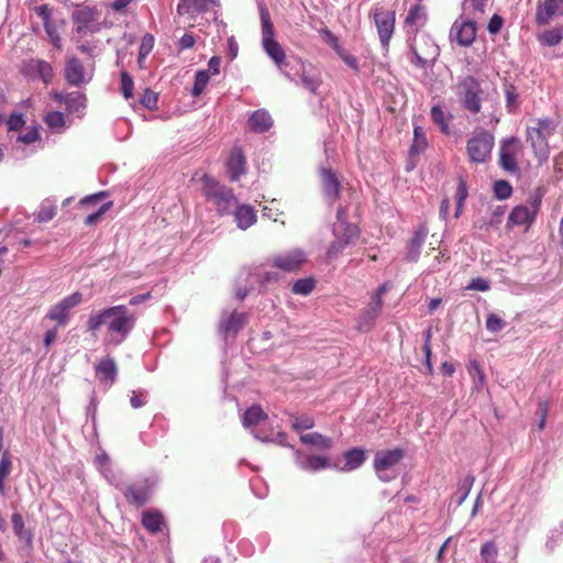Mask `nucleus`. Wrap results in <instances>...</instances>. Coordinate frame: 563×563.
<instances>
[{
    "label": "nucleus",
    "instance_id": "9b49d317",
    "mask_svg": "<svg viewBox=\"0 0 563 563\" xmlns=\"http://www.w3.org/2000/svg\"><path fill=\"white\" fill-rule=\"evenodd\" d=\"M404 456L405 451L400 448L376 452L374 457V468L379 478L384 482L389 481V477H387L384 473L393 466L397 465Z\"/></svg>",
    "mask_w": 563,
    "mask_h": 563
},
{
    "label": "nucleus",
    "instance_id": "de8ad7c7",
    "mask_svg": "<svg viewBox=\"0 0 563 563\" xmlns=\"http://www.w3.org/2000/svg\"><path fill=\"white\" fill-rule=\"evenodd\" d=\"M468 190L466 181L460 177L459 178V185L455 192V199H456V210H455V218H459L462 213L464 202L467 198Z\"/></svg>",
    "mask_w": 563,
    "mask_h": 563
},
{
    "label": "nucleus",
    "instance_id": "13d9d810",
    "mask_svg": "<svg viewBox=\"0 0 563 563\" xmlns=\"http://www.w3.org/2000/svg\"><path fill=\"white\" fill-rule=\"evenodd\" d=\"M494 192L498 199H507L512 195V187L506 180H497L494 184Z\"/></svg>",
    "mask_w": 563,
    "mask_h": 563
},
{
    "label": "nucleus",
    "instance_id": "6e6552de",
    "mask_svg": "<svg viewBox=\"0 0 563 563\" xmlns=\"http://www.w3.org/2000/svg\"><path fill=\"white\" fill-rule=\"evenodd\" d=\"M82 301V295L79 291L65 297L59 302L51 307L45 319L55 321L57 327H64L69 321V312Z\"/></svg>",
    "mask_w": 563,
    "mask_h": 563
},
{
    "label": "nucleus",
    "instance_id": "c85d7f7f",
    "mask_svg": "<svg viewBox=\"0 0 563 563\" xmlns=\"http://www.w3.org/2000/svg\"><path fill=\"white\" fill-rule=\"evenodd\" d=\"M234 219L238 227L245 230L256 221V213L250 206H240L234 212Z\"/></svg>",
    "mask_w": 563,
    "mask_h": 563
},
{
    "label": "nucleus",
    "instance_id": "f257e3e1",
    "mask_svg": "<svg viewBox=\"0 0 563 563\" xmlns=\"http://www.w3.org/2000/svg\"><path fill=\"white\" fill-rule=\"evenodd\" d=\"M136 323V316L131 313L126 306L119 305L102 309L91 314L87 320V330L96 335L102 325H107L110 335L109 342L122 343Z\"/></svg>",
    "mask_w": 563,
    "mask_h": 563
},
{
    "label": "nucleus",
    "instance_id": "69168bd1",
    "mask_svg": "<svg viewBox=\"0 0 563 563\" xmlns=\"http://www.w3.org/2000/svg\"><path fill=\"white\" fill-rule=\"evenodd\" d=\"M35 13L43 20V25L52 24V10L48 4L35 7Z\"/></svg>",
    "mask_w": 563,
    "mask_h": 563
},
{
    "label": "nucleus",
    "instance_id": "2f4dec72",
    "mask_svg": "<svg viewBox=\"0 0 563 563\" xmlns=\"http://www.w3.org/2000/svg\"><path fill=\"white\" fill-rule=\"evenodd\" d=\"M267 418V415L264 412V410L258 405H253L250 408L246 409L243 416V426L245 428L256 426L261 421L265 420Z\"/></svg>",
    "mask_w": 563,
    "mask_h": 563
},
{
    "label": "nucleus",
    "instance_id": "9d476101",
    "mask_svg": "<svg viewBox=\"0 0 563 563\" xmlns=\"http://www.w3.org/2000/svg\"><path fill=\"white\" fill-rule=\"evenodd\" d=\"M120 490L126 501L136 507L144 506L152 497V485L148 479L125 485L120 487Z\"/></svg>",
    "mask_w": 563,
    "mask_h": 563
},
{
    "label": "nucleus",
    "instance_id": "b1692460",
    "mask_svg": "<svg viewBox=\"0 0 563 563\" xmlns=\"http://www.w3.org/2000/svg\"><path fill=\"white\" fill-rule=\"evenodd\" d=\"M247 322L246 313L233 312L220 323V330L225 335L238 333Z\"/></svg>",
    "mask_w": 563,
    "mask_h": 563
},
{
    "label": "nucleus",
    "instance_id": "1a4fd4ad",
    "mask_svg": "<svg viewBox=\"0 0 563 563\" xmlns=\"http://www.w3.org/2000/svg\"><path fill=\"white\" fill-rule=\"evenodd\" d=\"M372 15L377 29L379 41L383 46H388L395 30V12L383 7H375Z\"/></svg>",
    "mask_w": 563,
    "mask_h": 563
},
{
    "label": "nucleus",
    "instance_id": "f704fd0d",
    "mask_svg": "<svg viewBox=\"0 0 563 563\" xmlns=\"http://www.w3.org/2000/svg\"><path fill=\"white\" fill-rule=\"evenodd\" d=\"M331 466V462L328 457L321 455H309L302 462L301 467L305 471L316 472L319 470L328 468Z\"/></svg>",
    "mask_w": 563,
    "mask_h": 563
},
{
    "label": "nucleus",
    "instance_id": "774afa93",
    "mask_svg": "<svg viewBox=\"0 0 563 563\" xmlns=\"http://www.w3.org/2000/svg\"><path fill=\"white\" fill-rule=\"evenodd\" d=\"M503 24L504 19L498 14H494L488 22L487 30L490 34H497L501 30Z\"/></svg>",
    "mask_w": 563,
    "mask_h": 563
},
{
    "label": "nucleus",
    "instance_id": "e433bc0d",
    "mask_svg": "<svg viewBox=\"0 0 563 563\" xmlns=\"http://www.w3.org/2000/svg\"><path fill=\"white\" fill-rule=\"evenodd\" d=\"M300 441L305 444H311L321 449L332 448V440L318 432L302 434Z\"/></svg>",
    "mask_w": 563,
    "mask_h": 563
},
{
    "label": "nucleus",
    "instance_id": "bf43d9fd",
    "mask_svg": "<svg viewBox=\"0 0 563 563\" xmlns=\"http://www.w3.org/2000/svg\"><path fill=\"white\" fill-rule=\"evenodd\" d=\"M113 202L112 201H108L106 203H103L96 212L89 214L84 223L86 225H95L98 223V221L101 219V217L108 211L110 210V208L112 207Z\"/></svg>",
    "mask_w": 563,
    "mask_h": 563
},
{
    "label": "nucleus",
    "instance_id": "6e6d98bb",
    "mask_svg": "<svg viewBox=\"0 0 563 563\" xmlns=\"http://www.w3.org/2000/svg\"><path fill=\"white\" fill-rule=\"evenodd\" d=\"M121 92L123 97L129 100L133 97L134 81L132 77L126 73H121Z\"/></svg>",
    "mask_w": 563,
    "mask_h": 563
},
{
    "label": "nucleus",
    "instance_id": "0eeeda50",
    "mask_svg": "<svg viewBox=\"0 0 563 563\" xmlns=\"http://www.w3.org/2000/svg\"><path fill=\"white\" fill-rule=\"evenodd\" d=\"M521 152L522 145L517 137L503 141L499 150L500 167L510 174H518L520 168L517 158Z\"/></svg>",
    "mask_w": 563,
    "mask_h": 563
},
{
    "label": "nucleus",
    "instance_id": "473e14b6",
    "mask_svg": "<svg viewBox=\"0 0 563 563\" xmlns=\"http://www.w3.org/2000/svg\"><path fill=\"white\" fill-rule=\"evenodd\" d=\"M45 124L57 133H62L66 130V119L63 112L49 111L44 117Z\"/></svg>",
    "mask_w": 563,
    "mask_h": 563
},
{
    "label": "nucleus",
    "instance_id": "0e129e2a",
    "mask_svg": "<svg viewBox=\"0 0 563 563\" xmlns=\"http://www.w3.org/2000/svg\"><path fill=\"white\" fill-rule=\"evenodd\" d=\"M57 213L56 207L54 206H44L40 209L37 213V220L40 222H48L51 221Z\"/></svg>",
    "mask_w": 563,
    "mask_h": 563
},
{
    "label": "nucleus",
    "instance_id": "4be33fe9",
    "mask_svg": "<svg viewBox=\"0 0 563 563\" xmlns=\"http://www.w3.org/2000/svg\"><path fill=\"white\" fill-rule=\"evenodd\" d=\"M322 187L325 196L334 201L340 196L341 184L332 169L321 170Z\"/></svg>",
    "mask_w": 563,
    "mask_h": 563
},
{
    "label": "nucleus",
    "instance_id": "dca6fc26",
    "mask_svg": "<svg viewBox=\"0 0 563 563\" xmlns=\"http://www.w3.org/2000/svg\"><path fill=\"white\" fill-rule=\"evenodd\" d=\"M220 0H180L177 5L179 15L194 18L195 13H205L210 7H219Z\"/></svg>",
    "mask_w": 563,
    "mask_h": 563
},
{
    "label": "nucleus",
    "instance_id": "7ed1b4c3",
    "mask_svg": "<svg viewBox=\"0 0 563 563\" xmlns=\"http://www.w3.org/2000/svg\"><path fill=\"white\" fill-rule=\"evenodd\" d=\"M556 124L550 118H540L534 121L533 126L527 129V141L540 161L549 157L548 139L555 132Z\"/></svg>",
    "mask_w": 563,
    "mask_h": 563
},
{
    "label": "nucleus",
    "instance_id": "4d7b16f0",
    "mask_svg": "<svg viewBox=\"0 0 563 563\" xmlns=\"http://www.w3.org/2000/svg\"><path fill=\"white\" fill-rule=\"evenodd\" d=\"M486 329L489 332L497 333L505 328L506 322L496 313H489L486 319Z\"/></svg>",
    "mask_w": 563,
    "mask_h": 563
},
{
    "label": "nucleus",
    "instance_id": "cd10ccee",
    "mask_svg": "<svg viewBox=\"0 0 563 563\" xmlns=\"http://www.w3.org/2000/svg\"><path fill=\"white\" fill-rule=\"evenodd\" d=\"M11 523L14 534L19 540L24 541L27 545L32 544L33 534L25 528L24 519L21 514L14 512L11 516Z\"/></svg>",
    "mask_w": 563,
    "mask_h": 563
},
{
    "label": "nucleus",
    "instance_id": "6ab92c4d",
    "mask_svg": "<svg viewBox=\"0 0 563 563\" xmlns=\"http://www.w3.org/2000/svg\"><path fill=\"white\" fill-rule=\"evenodd\" d=\"M64 76L68 85L79 87L85 79V67L77 57H70L66 62Z\"/></svg>",
    "mask_w": 563,
    "mask_h": 563
},
{
    "label": "nucleus",
    "instance_id": "8fccbe9b",
    "mask_svg": "<svg viewBox=\"0 0 563 563\" xmlns=\"http://www.w3.org/2000/svg\"><path fill=\"white\" fill-rule=\"evenodd\" d=\"M505 96H506V108L509 113H512L519 107V95L517 92V88L508 84L505 86Z\"/></svg>",
    "mask_w": 563,
    "mask_h": 563
},
{
    "label": "nucleus",
    "instance_id": "864d4df0",
    "mask_svg": "<svg viewBox=\"0 0 563 563\" xmlns=\"http://www.w3.org/2000/svg\"><path fill=\"white\" fill-rule=\"evenodd\" d=\"M431 118L435 124H438L444 134L450 133L449 125L445 121V113L440 106H433L431 108Z\"/></svg>",
    "mask_w": 563,
    "mask_h": 563
},
{
    "label": "nucleus",
    "instance_id": "603ef678",
    "mask_svg": "<svg viewBox=\"0 0 563 563\" xmlns=\"http://www.w3.org/2000/svg\"><path fill=\"white\" fill-rule=\"evenodd\" d=\"M210 80V76L207 70H199L196 73L195 82L192 87V95L199 96L206 88Z\"/></svg>",
    "mask_w": 563,
    "mask_h": 563
},
{
    "label": "nucleus",
    "instance_id": "ea45409f",
    "mask_svg": "<svg viewBox=\"0 0 563 563\" xmlns=\"http://www.w3.org/2000/svg\"><path fill=\"white\" fill-rule=\"evenodd\" d=\"M563 38V27H553L538 35V40L545 46H555Z\"/></svg>",
    "mask_w": 563,
    "mask_h": 563
},
{
    "label": "nucleus",
    "instance_id": "37998d69",
    "mask_svg": "<svg viewBox=\"0 0 563 563\" xmlns=\"http://www.w3.org/2000/svg\"><path fill=\"white\" fill-rule=\"evenodd\" d=\"M314 287L316 280L312 277L300 278L294 283L291 291L295 295L308 296L313 291Z\"/></svg>",
    "mask_w": 563,
    "mask_h": 563
},
{
    "label": "nucleus",
    "instance_id": "c9c22d12",
    "mask_svg": "<svg viewBox=\"0 0 563 563\" xmlns=\"http://www.w3.org/2000/svg\"><path fill=\"white\" fill-rule=\"evenodd\" d=\"M65 104L69 112H79L86 107V96L79 91L66 93Z\"/></svg>",
    "mask_w": 563,
    "mask_h": 563
},
{
    "label": "nucleus",
    "instance_id": "f8f14e48",
    "mask_svg": "<svg viewBox=\"0 0 563 563\" xmlns=\"http://www.w3.org/2000/svg\"><path fill=\"white\" fill-rule=\"evenodd\" d=\"M411 52L415 56L416 65L423 67L438 56L439 47L429 37L422 35L413 40Z\"/></svg>",
    "mask_w": 563,
    "mask_h": 563
},
{
    "label": "nucleus",
    "instance_id": "5fc2aeb1",
    "mask_svg": "<svg viewBox=\"0 0 563 563\" xmlns=\"http://www.w3.org/2000/svg\"><path fill=\"white\" fill-rule=\"evenodd\" d=\"M543 190L541 188H537L528 198L527 207H529L530 211H532L536 216L540 211V207L543 199Z\"/></svg>",
    "mask_w": 563,
    "mask_h": 563
},
{
    "label": "nucleus",
    "instance_id": "5701e85b",
    "mask_svg": "<svg viewBox=\"0 0 563 563\" xmlns=\"http://www.w3.org/2000/svg\"><path fill=\"white\" fill-rule=\"evenodd\" d=\"M300 81L302 87L313 95H318V90L322 84L320 73L311 66H302Z\"/></svg>",
    "mask_w": 563,
    "mask_h": 563
},
{
    "label": "nucleus",
    "instance_id": "58836bf2",
    "mask_svg": "<svg viewBox=\"0 0 563 563\" xmlns=\"http://www.w3.org/2000/svg\"><path fill=\"white\" fill-rule=\"evenodd\" d=\"M428 146L424 130L421 126H415L413 140L410 146V155H418L423 152Z\"/></svg>",
    "mask_w": 563,
    "mask_h": 563
},
{
    "label": "nucleus",
    "instance_id": "79ce46f5",
    "mask_svg": "<svg viewBox=\"0 0 563 563\" xmlns=\"http://www.w3.org/2000/svg\"><path fill=\"white\" fill-rule=\"evenodd\" d=\"M426 20L424 8L421 4H415L410 8L406 19V26H418Z\"/></svg>",
    "mask_w": 563,
    "mask_h": 563
},
{
    "label": "nucleus",
    "instance_id": "338daca9",
    "mask_svg": "<svg viewBox=\"0 0 563 563\" xmlns=\"http://www.w3.org/2000/svg\"><path fill=\"white\" fill-rule=\"evenodd\" d=\"M340 57L342 58V60L350 67L352 68L355 73H358L360 70V67H358V60L355 56L351 55V54H347L346 52L342 51V49H339L338 51Z\"/></svg>",
    "mask_w": 563,
    "mask_h": 563
},
{
    "label": "nucleus",
    "instance_id": "a19ab883",
    "mask_svg": "<svg viewBox=\"0 0 563 563\" xmlns=\"http://www.w3.org/2000/svg\"><path fill=\"white\" fill-rule=\"evenodd\" d=\"M262 42L275 38L274 24L266 7L261 8Z\"/></svg>",
    "mask_w": 563,
    "mask_h": 563
},
{
    "label": "nucleus",
    "instance_id": "a878e982",
    "mask_svg": "<svg viewBox=\"0 0 563 563\" xmlns=\"http://www.w3.org/2000/svg\"><path fill=\"white\" fill-rule=\"evenodd\" d=\"M537 216L530 211L527 206H517L515 207L509 217L508 223L514 225H523L526 224L528 228L534 222Z\"/></svg>",
    "mask_w": 563,
    "mask_h": 563
},
{
    "label": "nucleus",
    "instance_id": "a211bd4d",
    "mask_svg": "<svg viewBox=\"0 0 563 563\" xmlns=\"http://www.w3.org/2000/svg\"><path fill=\"white\" fill-rule=\"evenodd\" d=\"M246 158L245 155L240 147H234L228 158L227 167L228 173L230 175V179L232 181H236L240 179L242 175L245 174L246 170Z\"/></svg>",
    "mask_w": 563,
    "mask_h": 563
},
{
    "label": "nucleus",
    "instance_id": "052dcab7",
    "mask_svg": "<svg viewBox=\"0 0 563 563\" xmlns=\"http://www.w3.org/2000/svg\"><path fill=\"white\" fill-rule=\"evenodd\" d=\"M44 29H45L47 36L49 37L51 43L54 45L55 48L60 51L63 48L62 38H60L55 25L52 23V24L45 25Z\"/></svg>",
    "mask_w": 563,
    "mask_h": 563
},
{
    "label": "nucleus",
    "instance_id": "20e7f679",
    "mask_svg": "<svg viewBox=\"0 0 563 563\" xmlns=\"http://www.w3.org/2000/svg\"><path fill=\"white\" fill-rule=\"evenodd\" d=\"M456 95L464 110L472 114L481 112L484 90L475 77H463L456 86Z\"/></svg>",
    "mask_w": 563,
    "mask_h": 563
},
{
    "label": "nucleus",
    "instance_id": "f3484780",
    "mask_svg": "<svg viewBox=\"0 0 563 563\" xmlns=\"http://www.w3.org/2000/svg\"><path fill=\"white\" fill-rule=\"evenodd\" d=\"M141 523L151 534H157L167 529V522L164 515L157 509H148L143 511Z\"/></svg>",
    "mask_w": 563,
    "mask_h": 563
},
{
    "label": "nucleus",
    "instance_id": "bb28decb",
    "mask_svg": "<svg viewBox=\"0 0 563 563\" xmlns=\"http://www.w3.org/2000/svg\"><path fill=\"white\" fill-rule=\"evenodd\" d=\"M117 372L118 368L113 358H102L96 366V375L100 380L113 383Z\"/></svg>",
    "mask_w": 563,
    "mask_h": 563
},
{
    "label": "nucleus",
    "instance_id": "a18cd8bd",
    "mask_svg": "<svg viewBox=\"0 0 563 563\" xmlns=\"http://www.w3.org/2000/svg\"><path fill=\"white\" fill-rule=\"evenodd\" d=\"M479 555L482 563H496L498 549L495 541H486L481 548Z\"/></svg>",
    "mask_w": 563,
    "mask_h": 563
},
{
    "label": "nucleus",
    "instance_id": "39448f33",
    "mask_svg": "<svg viewBox=\"0 0 563 563\" xmlns=\"http://www.w3.org/2000/svg\"><path fill=\"white\" fill-rule=\"evenodd\" d=\"M101 12L97 7L87 4H77L71 12V20L76 25L75 30L79 35L97 33L101 30L99 19Z\"/></svg>",
    "mask_w": 563,
    "mask_h": 563
},
{
    "label": "nucleus",
    "instance_id": "c03bdc74",
    "mask_svg": "<svg viewBox=\"0 0 563 563\" xmlns=\"http://www.w3.org/2000/svg\"><path fill=\"white\" fill-rule=\"evenodd\" d=\"M333 232L335 235V240L332 242V244L330 245V247L328 250L327 256L329 260L336 258L343 252V250L349 245L345 241H343L341 239V235H340L341 229L340 228H334Z\"/></svg>",
    "mask_w": 563,
    "mask_h": 563
},
{
    "label": "nucleus",
    "instance_id": "3c124183",
    "mask_svg": "<svg viewBox=\"0 0 563 563\" xmlns=\"http://www.w3.org/2000/svg\"><path fill=\"white\" fill-rule=\"evenodd\" d=\"M468 373L472 376L476 387H483L485 383V374L481 364L476 360L470 362Z\"/></svg>",
    "mask_w": 563,
    "mask_h": 563
},
{
    "label": "nucleus",
    "instance_id": "2eb2a0df",
    "mask_svg": "<svg viewBox=\"0 0 563 563\" xmlns=\"http://www.w3.org/2000/svg\"><path fill=\"white\" fill-rule=\"evenodd\" d=\"M556 15H563V0H544L537 7L536 22L538 25H548Z\"/></svg>",
    "mask_w": 563,
    "mask_h": 563
},
{
    "label": "nucleus",
    "instance_id": "393cba45",
    "mask_svg": "<svg viewBox=\"0 0 563 563\" xmlns=\"http://www.w3.org/2000/svg\"><path fill=\"white\" fill-rule=\"evenodd\" d=\"M249 124L252 131L257 133H263L268 131L273 125V119L271 114L266 110H256L254 111L250 119Z\"/></svg>",
    "mask_w": 563,
    "mask_h": 563
},
{
    "label": "nucleus",
    "instance_id": "680f3d73",
    "mask_svg": "<svg viewBox=\"0 0 563 563\" xmlns=\"http://www.w3.org/2000/svg\"><path fill=\"white\" fill-rule=\"evenodd\" d=\"M140 102L147 109L152 110L157 106V96L151 89H145Z\"/></svg>",
    "mask_w": 563,
    "mask_h": 563
},
{
    "label": "nucleus",
    "instance_id": "ddd939ff",
    "mask_svg": "<svg viewBox=\"0 0 563 563\" xmlns=\"http://www.w3.org/2000/svg\"><path fill=\"white\" fill-rule=\"evenodd\" d=\"M21 73L31 79L38 78L45 85H48L52 81L54 75L49 63L34 58L23 62Z\"/></svg>",
    "mask_w": 563,
    "mask_h": 563
},
{
    "label": "nucleus",
    "instance_id": "423d86ee",
    "mask_svg": "<svg viewBox=\"0 0 563 563\" xmlns=\"http://www.w3.org/2000/svg\"><path fill=\"white\" fill-rule=\"evenodd\" d=\"M495 144L493 134L482 131L472 136L466 144V152L472 163H485L492 153Z\"/></svg>",
    "mask_w": 563,
    "mask_h": 563
},
{
    "label": "nucleus",
    "instance_id": "7c9ffc66",
    "mask_svg": "<svg viewBox=\"0 0 563 563\" xmlns=\"http://www.w3.org/2000/svg\"><path fill=\"white\" fill-rule=\"evenodd\" d=\"M344 471H353L360 467L365 461V451L358 448L347 450L344 453Z\"/></svg>",
    "mask_w": 563,
    "mask_h": 563
},
{
    "label": "nucleus",
    "instance_id": "4c0bfd02",
    "mask_svg": "<svg viewBox=\"0 0 563 563\" xmlns=\"http://www.w3.org/2000/svg\"><path fill=\"white\" fill-rule=\"evenodd\" d=\"M334 228L341 229V239L349 245L355 243L360 236L358 228L347 221H342V223L335 224Z\"/></svg>",
    "mask_w": 563,
    "mask_h": 563
},
{
    "label": "nucleus",
    "instance_id": "f03ea898",
    "mask_svg": "<svg viewBox=\"0 0 563 563\" xmlns=\"http://www.w3.org/2000/svg\"><path fill=\"white\" fill-rule=\"evenodd\" d=\"M200 180L205 198L214 206L219 214L228 213L235 206L236 199L232 189L207 174Z\"/></svg>",
    "mask_w": 563,
    "mask_h": 563
},
{
    "label": "nucleus",
    "instance_id": "c756f323",
    "mask_svg": "<svg viewBox=\"0 0 563 563\" xmlns=\"http://www.w3.org/2000/svg\"><path fill=\"white\" fill-rule=\"evenodd\" d=\"M262 44L266 54L275 62L276 65L280 66L286 58V54L282 45L275 38L265 40Z\"/></svg>",
    "mask_w": 563,
    "mask_h": 563
},
{
    "label": "nucleus",
    "instance_id": "e2e57ef3",
    "mask_svg": "<svg viewBox=\"0 0 563 563\" xmlns=\"http://www.w3.org/2000/svg\"><path fill=\"white\" fill-rule=\"evenodd\" d=\"M474 481H475V478L473 476H467L464 479L463 484L459 488V493H461V495L457 499V505H462L464 503V500L467 498Z\"/></svg>",
    "mask_w": 563,
    "mask_h": 563
},
{
    "label": "nucleus",
    "instance_id": "aec40b11",
    "mask_svg": "<svg viewBox=\"0 0 563 563\" xmlns=\"http://www.w3.org/2000/svg\"><path fill=\"white\" fill-rule=\"evenodd\" d=\"M452 31L456 42L461 46H470L476 36V25L472 21H463L461 23L455 22Z\"/></svg>",
    "mask_w": 563,
    "mask_h": 563
},
{
    "label": "nucleus",
    "instance_id": "09e8293b",
    "mask_svg": "<svg viewBox=\"0 0 563 563\" xmlns=\"http://www.w3.org/2000/svg\"><path fill=\"white\" fill-rule=\"evenodd\" d=\"M11 455L8 451H4L0 460V494H4V479L11 473Z\"/></svg>",
    "mask_w": 563,
    "mask_h": 563
},
{
    "label": "nucleus",
    "instance_id": "49530a36",
    "mask_svg": "<svg viewBox=\"0 0 563 563\" xmlns=\"http://www.w3.org/2000/svg\"><path fill=\"white\" fill-rule=\"evenodd\" d=\"M289 421L291 423V428L295 431L308 430V429L313 428V426H314L313 418H311L308 415L296 416V415L291 413V415H289Z\"/></svg>",
    "mask_w": 563,
    "mask_h": 563
},
{
    "label": "nucleus",
    "instance_id": "4468645a",
    "mask_svg": "<svg viewBox=\"0 0 563 563\" xmlns=\"http://www.w3.org/2000/svg\"><path fill=\"white\" fill-rule=\"evenodd\" d=\"M306 262V255L300 250H291L273 257V266L287 273L298 272Z\"/></svg>",
    "mask_w": 563,
    "mask_h": 563
},
{
    "label": "nucleus",
    "instance_id": "72a5a7b5",
    "mask_svg": "<svg viewBox=\"0 0 563 563\" xmlns=\"http://www.w3.org/2000/svg\"><path fill=\"white\" fill-rule=\"evenodd\" d=\"M426 238V231L423 229L417 231L411 238L408 246L407 258L410 262H417L420 255V247Z\"/></svg>",
    "mask_w": 563,
    "mask_h": 563
},
{
    "label": "nucleus",
    "instance_id": "412c9836",
    "mask_svg": "<svg viewBox=\"0 0 563 563\" xmlns=\"http://www.w3.org/2000/svg\"><path fill=\"white\" fill-rule=\"evenodd\" d=\"M382 308L383 306L379 302L371 300L367 308L360 316L357 329L364 332L369 331L380 314Z\"/></svg>",
    "mask_w": 563,
    "mask_h": 563
}]
</instances>
